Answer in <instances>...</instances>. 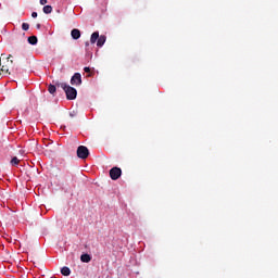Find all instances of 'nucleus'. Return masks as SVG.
Masks as SVG:
<instances>
[{
  "label": "nucleus",
  "instance_id": "obj_11",
  "mask_svg": "<svg viewBox=\"0 0 278 278\" xmlns=\"http://www.w3.org/2000/svg\"><path fill=\"white\" fill-rule=\"evenodd\" d=\"M56 90H58V87H55L54 85H49L48 86V92L50 94H55Z\"/></svg>",
  "mask_w": 278,
  "mask_h": 278
},
{
  "label": "nucleus",
  "instance_id": "obj_7",
  "mask_svg": "<svg viewBox=\"0 0 278 278\" xmlns=\"http://www.w3.org/2000/svg\"><path fill=\"white\" fill-rule=\"evenodd\" d=\"M92 260V256H90V254H81L80 256V261L84 262L85 264L90 263Z\"/></svg>",
  "mask_w": 278,
  "mask_h": 278
},
{
  "label": "nucleus",
  "instance_id": "obj_2",
  "mask_svg": "<svg viewBox=\"0 0 278 278\" xmlns=\"http://www.w3.org/2000/svg\"><path fill=\"white\" fill-rule=\"evenodd\" d=\"M76 153L79 160H88V156L90 155V150H88V147L86 146H79Z\"/></svg>",
  "mask_w": 278,
  "mask_h": 278
},
{
  "label": "nucleus",
  "instance_id": "obj_20",
  "mask_svg": "<svg viewBox=\"0 0 278 278\" xmlns=\"http://www.w3.org/2000/svg\"><path fill=\"white\" fill-rule=\"evenodd\" d=\"M85 45H86V47H89V46H90V42L87 41Z\"/></svg>",
  "mask_w": 278,
  "mask_h": 278
},
{
  "label": "nucleus",
  "instance_id": "obj_18",
  "mask_svg": "<svg viewBox=\"0 0 278 278\" xmlns=\"http://www.w3.org/2000/svg\"><path fill=\"white\" fill-rule=\"evenodd\" d=\"M85 73H90V67H84Z\"/></svg>",
  "mask_w": 278,
  "mask_h": 278
},
{
  "label": "nucleus",
  "instance_id": "obj_15",
  "mask_svg": "<svg viewBox=\"0 0 278 278\" xmlns=\"http://www.w3.org/2000/svg\"><path fill=\"white\" fill-rule=\"evenodd\" d=\"M22 29H23L24 31H28V30H29V24H28V23H23V24H22Z\"/></svg>",
  "mask_w": 278,
  "mask_h": 278
},
{
  "label": "nucleus",
  "instance_id": "obj_10",
  "mask_svg": "<svg viewBox=\"0 0 278 278\" xmlns=\"http://www.w3.org/2000/svg\"><path fill=\"white\" fill-rule=\"evenodd\" d=\"M28 42L29 45H38V37L36 36L28 37Z\"/></svg>",
  "mask_w": 278,
  "mask_h": 278
},
{
  "label": "nucleus",
  "instance_id": "obj_8",
  "mask_svg": "<svg viewBox=\"0 0 278 278\" xmlns=\"http://www.w3.org/2000/svg\"><path fill=\"white\" fill-rule=\"evenodd\" d=\"M98 40H99V31L92 33V35L90 37L91 45H94V42H98Z\"/></svg>",
  "mask_w": 278,
  "mask_h": 278
},
{
  "label": "nucleus",
  "instance_id": "obj_17",
  "mask_svg": "<svg viewBox=\"0 0 278 278\" xmlns=\"http://www.w3.org/2000/svg\"><path fill=\"white\" fill-rule=\"evenodd\" d=\"M41 5H47V0H40Z\"/></svg>",
  "mask_w": 278,
  "mask_h": 278
},
{
  "label": "nucleus",
  "instance_id": "obj_3",
  "mask_svg": "<svg viewBox=\"0 0 278 278\" xmlns=\"http://www.w3.org/2000/svg\"><path fill=\"white\" fill-rule=\"evenodd\" d=\"M121 175H123V169H121V167H112L110 169V177L113 181L121 179Z\"/></svg>",
  "mask_w": 278,
  "mask_h": 278
},
{
  "label": "nucleus",
  "instance_id": "obj_16",
  "mask_svg": "<svg viewBox=\"0 0 278 278\" xmlns=\"http://www.w3.org/2000/svg\"><path fill=\"white\" fill-rule=\"evenodd\" d=\"M31 17H33V18H38V13H37V12H33V13H31Z\"/></svg>",
  "mask_w": 278,
  "mask_h": 278
},
{
  "label": "nucleus",
  "instance_id": "obj_12",
  "mask_svg": "<svg viewBox=\"0 0 278 278\" xmlns=\"http://www.w3.org/2000/svg\"><path fill=\"white\" fill-rule=\"evenodd\" d=\"M51 12H53V7H51V5L43 7L45 14H51Z\"/></svg>",
  "mask_w": 278,
  "mask_h": 278
},
{
  "label": "nucleus",
  "instance_id": "obj_5",
  "mask_svg": "<svg viewBox=\"0 0 278 278\" xmlns=\"http://www.w3.org/2000/svg\"><path fill=\"white\" fill-rule=\"evenodd\" d=\"M71 36L73 40H79L81 38V31L77 28L72 29Z\"/></svg>",
  "mask_w": 278,
  "mask_h": 278
},
{
  "label": "nucleus",
  "instance_id": "obj_13",
  "mask_svg": "<svg viewBox=\"0 0 278 278\" xmlns=\"http://www.w3.org/2000/svg\"><path fill=\"white\" fill-rule=\"evenodd\" d=\"M11 164H12V166H18V164H21V160H18V157L14 156L11 160Z\"/></svg>",
  "mask_w": 278,
  "mask_h": 278
},
{
  "label": "nucleus",
  "instance_id": "obj_4",
  "mask_svg": "<svg viewBox=\"0 0 278 278\" xmlns=\"http://www.w3.org/2000/svg\"><path fill=\"white\" fill-rule=\"evenodd\" d=\"M72 86H81V74L75 73L71 78Z\"/></svg>",
  "mask_w": 278,
  "mask_h": 278
},
{
  "label": "nucleus",
  "instance_id": "obj_6",
  "mask_svg": "<svg viewBox=\"0 0 278 278\" xmlns=\"http://www.w3.org/2000/svg\"><path fill=\"white\" fill-rule=\"evenodd\" d=\"M105 40H108V37H105V35L99 36L97 47H103L105 45Z\"/></svg>",
  "mask_w": 278,
  "mask_h": 278
},
{
  "label": "nucleus",
  "instance_id": "obj_21",
  "mask_svg": "<svg viewBox=\"0 0 278 278\" xmlns=\"http://www.w3.org/2000/svg\"><path fill=\"white\" fill-rule=\"evenodd\" d=\"M36 27H37L38 29H40V24H37Z\"/></svg>",
  "mask_w": 278,
  "mask_h": 278
},
{
  "label": "nucleus",
  "instance_id": "obj_9",
  "mask_svg": "<svg viewBox=\"0 0 278 278\" xmlns=\"http://www.w3.org/2000/svg\"><path fill=\"white\" fill-rule=\"evenodd\" d=\"M61 274L64 276V277H68V275H71V268H68L67 266H64L61 268Z\"/></svg>",
  "mask_w": 278,
  "mask_h": 278
},
{
  "label": "nucleus",
  "instance_id": "obj_22",
  "mask_svg": "<svg viewBox=\"0 0 278 278\" xmlns=\"http://www.w3.org/2000/svg\"><path fill=\"white\" fill-rule=\"evenodd\" d=\"M8 240V242H12V239H7Z\"/></svg>",
  "mask_w": 278,
  "mask_h": 278
},
{
  "label": "nucleus",
  "instance_id": "obj_1",
  "mask_svg": "<svg viewBox=\"0 0 278 278\" xmlns=\"http://www.w3.org/2000/svg\"><path fill=\"white\" fill-rule=\"evenodd\" d=\"M55 86L64 90L68 101H74V99H77V89L74 87L66 85V83H56Z\"/></svg>",
  "mask_w": 278,
  "mask_h": 278
},
{
  "label": "nucleus",
  "instance_id": "obj_19",
  "mask_svg": "<svg viewBox=\"0 0 278 278\" xmlns=\"http://www.w3.org/2000/svg\"><path fill=\"white\" fill-rule=\"evenodd\" d=\"M7 62H10L11 64H14V61H10V58L7 59Z\"/></svg>",
  "mask_w": 278,
  "mask_h": 278
},
{
  "label": "nucleus",
  "instance_id": "obj_14",
  "mask_svg": "<svg viewBox=\"0 0 278 278\" xmlns=\"http://www.w3.org/2000/svg\"><path fill=\"white\" fill-rule=\"evenodd\" d=\"M0 71L1 73H8L10 71V67L8 65H2Z\"/></svg>",
  "mask_w": 278,
  "mask_h": 278
}]
</instances>
